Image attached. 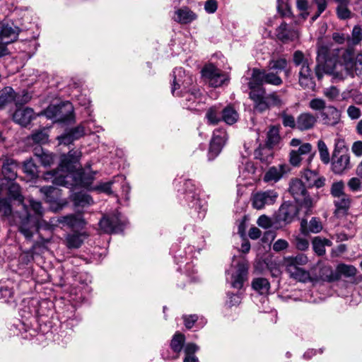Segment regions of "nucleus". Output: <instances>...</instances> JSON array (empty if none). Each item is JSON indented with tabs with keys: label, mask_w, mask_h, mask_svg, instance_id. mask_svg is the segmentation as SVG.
<instances>
[{
	"label": "nucleus",
	"mask_w": 362,
	"mask_h": 362,
	"mask_svg": "<svg viewBox=\"0 0 362 362\" xmlns=\"http://www.w3.org/2000/svg\"><path fill=\"white\" fill-rule=\"evenodd\" d=\"M278 197V193L272 189L257 192L252 195V206L256 209H262L266 206L274 204Z\"/></svg>",
	"instance_id": "nucleus-14"
},
{
	"label": "nucleus",
	"mask_w": 362,
	"mask_h": 362,
	"mask_svg": "<svg viewBox=\"0 0 362 362\" xmlns=\"http://www.w3.org/2000/svg\"><path fill=\"white\" fill-rule=\"evenodd\" d=\"M249 264L246 260H240L235 268L226 272V281L231 287L241 289L247 280Z\"/></svg>",
	"instance_id": "nucleus-7"
},
{
	"label": "nucleus",
	"mask_w": 362,
	"mask_h": 362,
	"mask_svg": "<svg viewBox=\"0 0 362 362\" xmlns=\"http://www.w3.org/2000/svg\"><path fill=\"white\" fill-rule=\"evenodd\" d=\"M18 164L11 158L6 159L2 165L1 173L4 178L1 182L15 181L17 177Z\"/></svg>",
	"instance_id": "nucleus-21"
},
{
	"label": "nucleus",
	"mask_w": 362,
	"mask_h": 362,
	"mask_svg": "<svg viewBox=\"0 0 362 362\" xmlns=\"http://www.w3.org/2000/svg\"><path fill=\"white\" fill-rule=\"evenodd\" d=\"M362 40V30L360 26L354 27L351 37L347 35V42L349 45H356Z\"/></svg>",
	"instance_id": "nucleus-50"
},
{
	"label": "nucleus",
	"mask_w": 362,
	"mask_h": 362,
	"mask_svg": "<svg viewBox=\"0 0 362 362\" xmlns=\"http://www.w3.org/2000/svg\"><path fill=\"white\" fill-rule=\"evenodd\" d=\"M337 272L345 276L351 277L354 276L356 274V269L352 265H347L344 264H340L337 267Z\"/></svg>",
	"instance_id": "nucleus-55"
},
{
	"label": "nucleus",
	"mask_w": 362,
	"mask_h": 362,
	"mask_svg": "<svg viewBox=\"0 0 362 362\" xmlns=\"http://www.w3.org/2000/svg\"><path fill=\"white\" fill-rule=\"evenodd\" d=\"M185 199L189 207L198 213V218L202 219L206 210V202L199 198V192L192 180H187L184 183Z\"/></svg>",
	"instance_id": "nucleus-5"
},
{
	"label": "nucleus",
	"mask_w": 362,
	"mask_h": 362,
	"mask_svg": "<svg viewBox=\"0 0 362 362\" xmlns=\"http://www.w3.org/2000/svg\"><path fill=\"white\" fill-rule=\"evenodd\" d=\"M334 151L332 155L348 154L349 149L346 146L345 140L341 136L337 135L334 140Z\"/></svg>",
	"instance_id": "nucleus-46"
},
{
	"label": "nucleus",
	"mask_w": 362,
	"mask_h": 362,
	"mask_svg": "<svg viewBox=\"0 0 362 362\" xmlns=\"http://www.w3.org/2000/svg\"><path fill=\"white\" fill-rule=\"evenodd\" d=\"M249 98L253 102L254 109L259 112H264L271 107L280 106L281 100L275 92L267 94L263 86L248 82Z\"/></svg>",
	"instance_id": "nucleus-3"
},
{
	"label": "nucleus",
	"mask_w": 362,
	"mask_h": 362,
	"mask_svg": "<svg viewBox=\"0 0 362 362\" xmlns=\"http://www.w3.org/2000/svg\"><path fill=\"white\" fill-rule=\"evenodd\" d=\"M204 81L210 86L220 87L229 81V75L222 69H202Z\"/></svg>",
	"instance_id": "nucleus-12"
},
{
	"label": "nucleus",
	"mask_w": 362,
	"mask_h": 362,
	"mask_svg": "<svg viewBox=\"0 0 362 362\" xmlns=\"http://www.w3.org/2000/svg\"><path fill=\"white\" fill-rule=\"evenodd\" d=\"M279 128L272 127L267 133V145L274 146L279 142Z\"/></svg>",
	"instance_id": "nucleus-56"
},
{
	"label": "nucleus",
	"mask_w": 362,
	"mask_h": 362,
	"mask_svg": "<svg viewBox=\"0 0 362 362\" xmlns=\"http://www.w3.org/2000/svg\"><path fill=\"white\" fill-rule=\"evenodd\" d=\"M34 112L32 108H17L13 114V119L21 126H27L34 119Z\"/></svg>",
	"instance_id": "nucleus-23"
},
{
	"label": "nucleus",
	"mask_w": 362,
	"mask_h": 362,
	"mask_svg": "<svg viewBox=\"0 0 362 362\" xmlns=\"http://www.w3.org/2000/svg\"><path fill=\"white\" fill-rule=\"evenodd\" d=\"M175 21L181 24H188L197 18V15L188 7L184 6L175 11Z\"/></svg>",
	"instance_id": "nucleus-29"
},
{
	"label": "nucleus",
	"mask_w": 362,
	"mask_h": 362,
	"mask_svg": "<svg viewBox=\"0 0 362 362\" xmlns=\"http://www.w3.org/2000/svg\"><path fill=\"white\" fill-rule=\"evenodd\" d=\"M1 187L7 190L8 199L16 202L21 209L26 212L25 204H24V196L22 194L21 187L15 181L1 182ZM27 214L25 213V215Z\"/></svg>",
	"instance_id": "nucleus-16"
},
{
	"label": "nucleus",
	"mask_w": 362,
	"mask_h": 362,
	"mask_svg": "<svg viewBox=\"0 0 362 362\" xmlns=\"http://www.w3.org/2000/svg\"><path fill=\"white\" fill-rule=\"evenodd\" d=\"M317 122V118L310 112L301 113L296 119V128L300 131L312 129Z\"/></svg>",
	"instance_id": "nucleus-31"
},
{
	"label": "nucleus",
	"mask_w": 362,
	"mask_h": 362,
	"mask_svg": "<svg viewBox=\"0 0 362 362\" xmlns=\"http://www.w3.org/2000/svg\"><path fill=\"white\" fill-rule=\"evenodd\" d=\"M289 170L288 166L286 164H279L276 166H272L269 168L264 176V180L265 182H274L279 181Z\"/></svg>",
	"instance_id": "nucleus-26"
},
{
	"label": "nucleus",
	"mask_w": 362,
	"mask_h": 362,
	"mask_svg": "<svg viewBox=\"0 0 362 362\" xmlns=\"http://www.w3.org/2000/svg\"><path fill=\"white\" fill-rule=\"evenodd\" d=\"M292 60L296 66L309 68L310 66L308 56H305L300 50H296L293 52Z\"/></svg>",
	"instance_id": "nucleus-41"
},
{
	"label": "nucleus",
	"mask_w": 362,
	"mask_h": 362,
	"mask_svg": "<svg viewBox=\"0 0 362 362\" xmlns=\"http://www.w3.org/2000/svg\"><path fill=\"white\" fill-rule=\"evenodd\" d=\"M227 64V60L221 52H216L211 56L208 64L203 68H222Z\"/></svg>",
	"instance_id": "nucleus-40"
},
{
	"label": "nucleus",
	"mask_w": 362,
	"mask_h": 362,
	"mask_svg": "<svg viewBox=\"0 0 362 362\" xmlns=\"http://www.w3.org/2000/svg\"><path fill=\"white\" fill-rule=\"evenodd\" d=\"M317 148L321 161L324 164H328L330 162V155L326 144L322 140L317 141Z\"/></svg>",
	"instance_id": "nucleus-49"
},
{
	"label": "nucleus",
	"mask_w": 362,
	"mask_h": 362,
	"mask_svg": "<svg viewBox=\"0 0 362 362\" xmlns=\"http://www.w3.org/2000/svg\"><path fill=\"white\" fill-rule=\"evenodd\" d=\"M287 64V59L284 57L277 58L272 57V59L269 61V68H286Z\"/></svg>",
	"instance_id": "nucleus-62"
},
{
	"label": "nucleus",
	"mask_w": 362,
	"mask_h": 362,
	"mask_svg": "<svg viewBox=\"0 0 362 362\" xmlns=\"http://www.w3.org/2000/svg\"><path fill=\"white\" fill-rule=\"evenodd\" d=\"M31 95L28 91L23 90L22 94H17L15 92V99L13 102H15L16 106L23 105L28 103L31 100Z\"/></svg>",
	"instance_id": "nucleus-60"
},
{
	"label": "nucleus",
	"mask_w": 362,
	"mask_h": 362,
	"mask_svg": "<svg viewBox=\"0 0 362 362\" xmlns=\"http://www.w3.org/2000/svg\"><path fill=\"white\" fill-rule=\"evenodd\" d=\"M18 36V28L0 22V57L6 54V45L14 42Z\"/></svg>",
	"instance_id": "nucleus-13"
},
{
	"label": "nucleus",
	"mask_w": 362,
	"mask_h": 362,
	"mask_svg": "<svg viewBox=\"0 0 362 362\" xmlns=\"http://www.w3.org/2000/svg\"><path fill=\"white\" fill-rule=\"evenodd\" d=\"M315 76L318 79L322 77V69H300L299 83L304 88L313 89L315 86Z\"/></svg>",
	"instance_id": "nucleus-17"
},
{
	"label": "nucleus",
	"mask_w": 362,
	"mask_h": 362,
	"mask_svg": "<svg viewBox=\"0 0 362 362\" xmlns=\"http://www.w3.org/2000/svg\"><path fill=\"white\" fill-rule=\"evenodd\" d=\"M271 146L267 144V146L259 147L255 152V158L263 163H269L273 158V151Z\"/></svg>",
	"instance_id": "nucleus-38"
},
{
	"label": "nucleus",
	"mask_w": 362,
	"mask_h": 362,
	"mask_svg": "<svg viewBox=\"0 0 362 362\" xmlns=\"http://www.w3.org/2000/svg\"><path fill=\"white\" fill-rule=\"evenodd\" d=\"M11 199L4 197L0 198V212L3 214L5 217H13L14 218H18L22 214V211H13Z\"/></svg>",
	"instance_id": "nucleus-35"
},
{
	"label": "nucleus",
	"mask_w": 362,
	"mask_h": 362,
	"mask_svg": "<svg viewBox=\"0 0 362 362\" xmlns=\"http://www.w3.org/2000/svg\"><path fill=\"white\" fill-rule=\"evenodd\" d=\"M81 156V152L78 150H71L67 154L61 156L59 169L46 174L45 179L52 178V183L56 185L68 188L74 185H86L90 182L93 177L86 180L83 170L81 169L75 173L76 164Z\"/></svg>",
	"instance_id": "nucleus-1"
},
{
	"label": "nucleus",
	"mask_w": 362,
	"mask_h": 362,
	"mask_svg": "<svg viewBox=\"0 0 362 362\" xmlns=\"http://www.w3.org/2000/svg\"><path fill=\"white\" fill-rule=\"evenodd\" d=\"M276 37L285 43L288 41H293L298 38V33L293 28H289L288 24L285 22L281 23V25L276 29Z\"/></svg>",
	"instance_id": "nucleus-24"
},
{
	"label": "nucleus",
	"mask_w": 362,
	"mask_h": 362,
	"mask_svg": "<svg viewBox=\"0 0 362 362\" xmlns=\"http://www.w3.org/2000/svg\"><path fill=\"white\" fill-rule=\"evenodd\" d=\"M308 262V259L304 254H298L294 257H288L284 259L286 266L291 264L296 267H300L306 264Z\"/></svg>",
	"instance_id": "nucleus-44"
},
{
	"label": "nucleus",
	"mask_w": 362,
	"mask_h": 362,
	"mask_svg": "<svg viewBox=\"0 0 362 362\" xmlns=\"http://www.w3.org/2000/svg\"><path fill=\"white\" fill-rule=\"evenodd\" d=\"M99 224L100 227L105 233H117L123 230L126 221L122 216L121 214L116 212L111 216L103 217Z\"/></svg>",
	"instance_id": "nucleus-11"
},
{
	"label": "nucleus",
	"mask_w": 362,
	"mask_h": 362,
	"mask_svg": "<svg viewBox=\"0 0 362 362\" xmlns=\"http://www.w3.org/2000/svg\"><path fill=\"white\" fill-rule=\"evenodd\" d=\"M238 112L230 107H226L222 110V119L228 124H233L237 122Z\"/></svg>",
	"instance_id": "nucleus-45"
},
{
	"label": "nucleus",
	"mask_w": 362,
	"mask_h": 362,
	"mask_svg": "<svg viewBox=\"0 0 362 362\" xmlns=\"http://www.w3.org/2000/svg\"><path fill=\"white\" fill-rule=\"evenodd\" d=\"M351 199L348 194L334 198V204L335 206L334 214L337 216H343L347 214L350 207Z\"/></svg>",
	"instance_id": "nucleus-30"
},
{
	"label": "nucleus",
	"mask_w": 362,
	"mask_h": 362,
	"mask_svg": "<svg viewBox=\"0 0 362 362\" xmlns=\"http://www.w3.org/2000/svg\"><path fill=\"white\" fill-rule=\"evenodd\" d=\"M13 283L11 281L0 283V294L6 302H9L13 296Z\"/></svg>",
	"instance_id": "nucleus-43"
},
{
	"label": "nucleus",
	"mask_w": 362,
	"mask_h": 362,
	"mask_svg": "<svg viewBox=\"0 0 362 362\" xmlns=\"http://www.w3.org/2000/svg\"><path fill=\"white\" fill-rule=\"evenodd\" d=\"M57 221L70 228H82L86 224L81 214H70L58 218Z\"/></svg>",
	"instance_id": "nucleus-28"
},
{
	"label": "nucleus",
	"mask_w": 362,
	"mask_h": 362,
	"mask_svg": "<svg viewBox=\"0 0 362 362\" xmlns=\"http://www.w3.org/2000/svg\"><path fill=\"white\" fill-rule=\"evenodd\" d=\"M342 63L346 68H356L361 66L362 68V53L357 54L354 56V50L351 48H347L341 55Z\"/></svg>",
	"instance_id": "nucleus-25"
},
{
	"label": "nucleus",
	"mask_w": 362,
	"mask_h": 362,
	"mask_svg": "<svg viewBox=\"0 0 362 362\" xmlns=\"http://www.w3.org/2000/svg\"><path fill=\"white\" fill-rule=\"evenodd\" d=\"M323 94L329 100L334 101L337 100L339 97V90L335 86H331L329 88H325Z\"/></svg>",
	"instance_id": "nucleus-63"
},
{
	"label": "nucleus",
	"mask_w": 362,
	"mask_h": 362,
	"mask_svg": "<svg viewBox=\"0 0 362 362\" xmlns=\"http://www.w3.org/2000/svg\"><path fill=\"white\" fill-rule=\"evenodd\" d=\"M29 203L34 215L30 214L25 205L27 214L25 215V210L22 209V214L19 216V220H14L15 223L19 225L20 232L28 239L31 238L33 233L40 228V218L42 216V207L40 202L30 199Z\"/></svg>",
	"instance_id": "nucleus-2"
},
{
	"label": "nucleus",
	"mask_w": 362,
	"mask_h": 362,
	"mask_svg": "<svg viewBox=\"0 0 362 362\" xmlns=\"http://www.w3.org/2000/svg\"><path fill=\"white\" fill-rule=\"evenodd\" d=\"M227 139V134L224 129H216L214 131L209 146V159H214L221 151Z\"/></svg>",
	"instance_id": "nucleus-15"
},
{
	"label": "nucleus",
	"mask_w": 362,
	"mask_h": 362,
	"mask_svg": "<svg viewBox=\"0 0 362 362\" xmlns=\"http://www.w3.org/2000/svg\"><path fill=\"white\" fill-rule=\"evenodd\" d=\"M332 169L335 174H341L346 170L351 168L350 156L348 154L332 155Z\"/></svg>",
	"instance_id": "nucleus-20"
},
{
	"label": "nucleus",
	"mask_w": 362,
	"mask_h": 362,
	"mask_svg": "<svg viewBox=\"0 0 362 362\" xmlns=\"http://www.w3.org/2000/svg\"><path fill=\"white\" fill-rule=\"evenodd\" d=\"M37 151L35 149V155L37 157L39 162L45 167L49 166L54 161V156L42 150L41 153H38Z\"/></svg>",
	"instance_id": "nucleus-52"
},
{
	"label": "nucleus",
	"mask_w": 362,
	"mask_h": 362,
	"mask_svg": "<svg viewBox=\"0 0 362 362\" xmlns=\"http://www.w3.org/2000/svg\"><path fill=\"white\" fill-rule=\"evenodd\" d=\"M277 10L282 17L289 16L291 14L288 0H277Z\"/></svg>",
	"instance_id": "nucleus-59"
},
{
	"label": "nucleus",
	"mask_w": 362,
	"mask_h": 362,
	"mask_svg": "<svg viewBox=\"0 0 362 362\" xmlns=\"http://www.w3.org/2000/svg\"><path fill=\"white\" fill-rule=\"evenodd\" d=\"M302 178L305 180V185L307 187H316L317 189L322 187L326 179L323 176H320L315 170L306 169L302 174Z\"/></svg>",
	"instance_id": "nucleus-19"
},
{
	"label": "nucleus",
	"mask_w": 362,
	"mask_h": 362,
	"mask_svg": "<svg viewBox=\"0 0 362 362\" xmlns=\"http://www.w3.org/2000/svg\"><path fill=\"white\" fill-rule=\"evenodd\" d=\"M300 227L302 232L305 234L308 233H317L322 230V224L320 218L313 217L308 226V222L305 219H302L300 222Z\"/></svg>",
	"instance_id": "nucleus-34"
},
{
	"label": "nucleus",
	"mask_w": 362,
	"mask_h": 362,
	"mask_svg": "<svg viewBox=\"0 0 362 362\" xmlns=\"http://www.w3.org/2000/svg\"><path fill=\"white\" fill-rule=\"evenodd\" d=\"M14 99V90L10 86L4 88L0 90V109L13 102Z\"/></svg>",
	"instance_id": "nucleus-36"
},
{
	"label": "nucleus",
	"mask_w": 362,
	"mask_h": 362,
	"mask_svg": "<svg viewBox=\"0 0 362 362\" xmlns=\"http://www.w3.org/2000/svg\"><path fill=\"white\" fill-rule=\"evenodd\" d=\"M286 272L288 273L291 278L298 280L301 282H306L310 279L309 272L291 264L286 266Z\"/></svg>",
	"instance_id": "nucleus-32"
},
{
	"label": "nucleus",
	"mask_w": 362,
	"mask_h": 362,
	"mask_svg": "<svg viewBox=\"0 0 362 362\" xmlns=\"http://www.w3.org/2000/svg\"><path fill=\"white\" fill-rule=\"evenodd\" d=\"M309 107L315 111H320V112L326 109L325 101L322 98L312 99L309 103Z\"/></svg>",
	"instance_id": "nucleus-61"
},
{
	"label": "nucleus",
	"mask_w": 362,
	"mask_h": 362,
	"mask_svg": "<svg viewBox=\"0 0 362 362\" xmlns=\"http://www.w3.org/2000/svg\"><path fill=\"white\" fill-rule=\"evenodd\" d=\"M83 242V234L81 233H72L66 236V245L69 248H78Z\"/></svg>",
	"instance_id": "nucleus-47"
},
{
	"label": "nucleus",
	"mask_w": 362,
	"mask_h": 362,
	"mask_svg": "<svg viewBox=\"0 0 362 362\" xmlns=\"http://www.w3.org/2000/svg\"><path fill=\"white\" fill-rule=\"evenodd\" d=\"M206 117L208 119V122L211 124H216L221 121L218 110L215 107H210L207 110Z\"/></svg>",
	"instance_id": "nucleus-58"
},
{
	"label": "nucleus",
	"mask_w": 362,
	"mask_h": 362,
	"mask_svg": "<svg viewBox=\"0 0 362 362\" xmlns=\"http://www.w3.org/2000/svg\"><path fill=\"white\" fill-rule=\"evenodd\" d=\"M320 118L323 124L335 126L340 122L341 113L335 107L329 105L320 112Z\"/></svg>",
	"instance_id": "nucleus-18"
},
{
	"label": "nucleus",
	"mask_w": 362,
	"mask_h": 362,
	"mask_svg": "<svg viewBox=\"0 0 362 362\" xmlns=\"http://www.w3.org/2000/svg\"><path fill=\"white\" fill-rule=\"evenodd\" d=\"M32 139L38 144H44L48 139V135L45 129L37 131L32 134Z\"/></svg>",
	"instance_id": "nucleus-64"
},
{
	"label": "nucleus",
	"mask_w": 362,
	"mask_h": 362,
	"mask_svg": "<svg viewBox=\"0 0 362 362\" xmlns=\"http://www.w3.org/2000/svg\"><path fill=\"white\" fill-rule=\"evenodd\" d=\"M339 2L337 8V16L340 19H347L351 16L350 11L346 7V0H336Z\"/></svg>",
	"instance_id": "nucleus-54"
},
{
	"label": "nucleus",
	"mask_w": 362,
	"mask_h": 362,
	"mask_svg": "<svg viewBox=\"0 0 362 362\" xmlns=\"http://www.w3.org/2000/svg\"><path fill=\"white\" fill-rule=\"evenodd\" d=\"M298 211L297 206L293 204H284L279 209V216L284 221L290 223L297 216Z\"/></svg>",
	"instance_id": "nucleus-33"
},
{
	"label": "nucleus",
	"mask_w": 362,
	"mask_h": 362,
	"mask_svg": "<svg viewBox=\"0 0 362 362\" xmlns=\"http://www.w3.org/2000/svg\"><path fill=\"white\" fill-rule=\"evenodd\" d=\"M330 243L327 239L315 237L312 242L313 250L317 255L322 256L325 254V245H329Z\"/></svg>",
	"instance_id": "nucleus-42"
},
{
	"label": "nucleus",
	"mask_w": 362,
	"mask_h": 362,
	"mask_svg": "<svg viewBox=\"0 0 362 362\" xmlns=\"http://www.w3.org/2000/svg\"><path fill=\"white\" fill-rule=\"evenodd\" d=\"M185 341V337L183 334L177 332L173 337L171 341H170V349L172 351L179 354L181 351L183 349L184 347V343Z\"/></svg>",
	"instance_id": "nucleus-39"
},
{
	"label": "nucleus",
	"mask_w": 362,
	"mask_h": 362,
	"mask_svg": "<svg viewBox=\"0 0 362 362\" xmlns=\"http://www.w3.org/2000/svg\"><path fill=\"white\" fill-rule=\"evenodd\" d=\"M43 114L48 119L62 123H70L74 121V108L71 103L66 102L59 105H50Z\"/></svg>",
	"instance_id": "nucleus-6"
},
{
	"label": "nucleus",
	"mask_w": 362,
	"mask_h": 362,
	"mask_svg": "<svg viewBox=\"0 0 362 362\" xmlns=\"http://www.w3.org/2000/svg\"><path fill=\"white\" fill-rule=\"evenodd\" d=\"M336 49L330 52L329 47L326 45H318L317 49V65L315 68H336L338 64V52Z\"/></svg>",
	"instance_id": "nucleus-8"
},
{
	"label": "nucleus",
	"mask_w": 362,
	"mask_h": 362,
	"mask_svg": "<svg viewBox=\"0 0 362 362\" xmlns=\"http://www.w3.org/2000/svg\"><path fill=\"white\" fill-rule=\"evenodd\" d=\"M74 201L76 206H86L93 204V201L91 197L86 193H76L74 196Z\"/></svg>",
	"instance_id": "nucleus-48"
},
{
	"label": "nucleus",
	"mask_w": 362,
	"mask_h": 362,
	"mask_svg": "<svg viewBox=\"0 0 362 362\" xmlns=\"http://www.w3.org/2000/svg\"><path fill=\"white\" fill-rule=\"evenodd\" d=\"M252 288L259 293L263 295L269 293L270 284L266 278H256L252 282Z\"/></svg>",
	"instance_id": "nucleus-37"
},
{
	"label": "nucleus",
	"mask_w": 362,
	"mask_h": 362,
	"mask_svg": "<svg viewBox=\"0 0 362 362\" xmlns=\"http://www.w3.org/2000/svg\"><path fill=\"white\" fill-rule=\"evenodd\" d=\"M313 146L309 143H304L301 144L297 150H295L296 153H297L299 156H303L305 155H309L308 161V163H310L311 160L313 159V157L315 156V152L311 153Z\"/></svg>",
	"instance_id": "nucleus-51"
},
{
	"label": "nucleus",
	"mask_w": 362,
	"mask_h": 362,
	"mask_svg": "<svg viewBox=\"0 0 362 362\" xmlns=\"http://www.w3.org/2000/svg\"><path fill=\"white\" fill-rule=\"evenodd\" d=\"M322 76H329L332 83L343 81L348 76L354 77V69H322Z\"/></svg>",
	"instance_id": "nucleus-27"
},
{
	"label": "nucleus",
	"mask_w": 362,
	"mask_h": 362,
	"mask_svg": "<svg viewBox=\"0 0 362 362\" xmlns=\"http://www.w3.org/2000/svg\"><path fill=\"white\" fill-rule=\"evenodd\" d=\"M288 192L293 197L298 207L304 209L305 214L311 212L315 205L314 199L308 194L304 182L298 178L290 181Z\"/></svg>",
	"instance_id": "nucleus-4"
},
{
	"label": "nucleus",
	"mask_w": 362,
	"mask_h": 362,
	"mask_svg": "<svg viewBox=\"0 0 362 362\" xmlns=\"http://www.w3.org/2000/svg\"><path fill=\"white\" fill-rule=\"evenodd\" d=\"M34 303L33 300L29 301L28 305H24L20 309L19 314L22 320L13 325L19 332L22 330L27 332L32 326L30 320L35 319L37 315V307Z\"/></svg>",
	"instance_id": "nucleus-10"
},
{
	"label": "nucleus",
	"mask_w": 362,
	"mask_h": 362,
	"mask_svg": "<svg viewBox=\"0 0 362 362\" xmlns=\"http://www.w3.org/2000/svg\"><path fill=\"white\" fill-rule=\"evenodd\" d=\"M249 81L252 82V84L261 86L264 83L274 86H279L282 83V79L277 72L272 71L271 69H252Z\"/></svg>",
	"instance_id": "nucleus-9"
},
{
	"label": "nucleus",
	"mask_w": 362,
	"mask_h": 362,
	"mask_svg": "<svg viewBox=\"0 0 362 362\" xmlns=\"http://www.w3.org/2000/svg\"><path fill=\"white\" fill-rule=\"evenodd\" d=\"M344 182L341 180L334 182L330 189V194L333 197H341L346 194L344 192Z\"/></svg>",
	"instance_id": "nucleus-53"
},
{
	"label": "nucleus",
	"mask_w": 362,
	"mask_h": 362,
	"mask_svg": "<svg viewBox=\"0 0 362 362\" xmlns=\"http://www.w3.org/2000/svg\"><path fill=\"white\" fill-rule=\"evenodd\" d=\"M173 83L171 88V92L173 95H175V90L177 88H180L182 86L184 88L187 87L190 85L192 81V76H187L185 69H175L173 71Z\"/></svg>",
	"instance_id": "nucleus-22"
},
{
	"label": "nucleus",
	"mask_w": 362,
	"mask_h": 362,
	"mask_svg": "<svg viewBox=\"0 0 362 362\" xmlns=\"http://www.w3.org/2000/svg\"><path fill=\"white\" fill-rule=\"evenodd\" d=\"M23 171L30 175L32 178L35 177H37V167L34 163V162L31 160L25 161L23 163Z\"/></svg>",
	"instance_id": "nucleus-57"
}]
</instances>
